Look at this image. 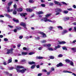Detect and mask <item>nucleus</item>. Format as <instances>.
I'll list each match as a JSON object with an SVG mask.
<instances>
[{
    "instance_id": "30",
    "label": "nucleus",
    "mask_w": 76,
    "mask_h": 76,
    "mask_svg": "<svg viewBox=\"0 0 76 76\" xmlns=\"http://www.w3.org/2000/svg\"><path fill=\"white\" fill-rule=\"evenodd\" d=\"M61 3H62L63 4H64L65 5H66V6L67 5V4L64 2H61Z\"/></svg>"
},
{
    "instance_id": "26",
    "label": "nucleus",
    "mask_w": 76,
    "mask_h": 76,
    "mask_svg": "<svg viewBox=\"0 0 76 76\" xmlns=\"http://www.w3.org/2000/svg\"><path fill=\"white\" fill-rule=\"evenodd\" d=\"M16 28L17 30H20L22 28L20 27L17 26L16 27Z\"/></svg>"
},
{
    "instance_id": "41",
    "label": "nucleus",
    "mask_w": 76,
    "mask_h": 76,
    "mask_svg": "<svg viewBox=\"0 0 76 76\" xmlns=\"http://www.w3.org/2000/svg\"><path fill=\"white\" fill-rule=\"evenodd\" d=\"M58 57H62L63 55L61 54L58 55Z\"/></svg>"
},
{
    "instance_id": "40",
    "label": "nucleus",
    "mask_w": 76,
    "mask_h": 76,
    "mask_svg": "<svg viewBox=\"0 0 76 76\" xmlns=\"http://www.w3.org/2000/svg\"><path fill=\"white\" fill-rule=\"evenodd\" d=\"M67 30H65L64 31V32L63 33V34H66L67 32Z\"/></svg>"
},
{
    "instance_id": "37",
    "label": "nucleus",
    "mask_w": 76,
    "mask_h": 76,
    "mask_svg": "<svg viewBox=\"0 0 76 76\" xmlns=\"http://www.w3.org/2000/svg\"><path fill=\"white\" fill-rule=\"evenodd\" d=\"M67 10L69 11H72V10H73V9H72V8H67Z\"/></svg>"
},
{
    "instance_id": "59",
    "label": "nucleus",
    "mask_w": 76,
    "mask_h": 76,
    "mask_svg": "<svg viewBox=\"0 0 76 76\" xmlns=\"http://www.w3.org/2000/svg\"><path fill=\"white\" fill-rule=\"evenodd\" d=\"M2 17V18H4V16L3 15H0V17Z\"/></svg>"
},
{
    "instance_id": "48",
    "label": "nucleus",
    "mask_w": 76,
    "mask_h": 76,
    "mask_svg": "<svg viewBox=\"0 0 76 76\" xmlns=\"http://www.w3.org/2000/svg\"><path fill=\"white\" fill-rule=\"evenodd\" d=\"M53 28V27H49V29L50 30H52V29Z\"/></svg>"
},
{
    "instance_id": "43",
    "label": "nucleus",
    "mask_w": 76,
    "mask_h": 76,
    "mask_svg": "<svg viewBox=\"0 0 76 76\" xmlns=\"http://www.w3.org/2000/svg\"><path fill=\"white\" fill-rule=\"evenodd\" d=\"M38 59H42L43 58V57L41 56H39L38 57Z\"/></svg>"
},
{
    "instance_id": "9",
    "label": "nucleus",
    "mask_w": 76,
    "mask_h": 76,
    "mask_svg": "<svg viewBox=\"0 0 76 76\" xmlns=\"http://www.w3.org/2000/svg\"><path fill=\"white\" fill-rule=\"evenodd\" d=\"M40 34L43 35V38H45V37H46V35H45V34L44 33H42V32H40Z\"/></svg>"
},
{
    "instance_id": "21",
    "label": "nucleus",
    "mask_w": 76,
    "mask_h": 76,
    "mask_svg": "<svg viewBox=\"0 0 76 76\" xmlns=\"http://www.w3.org/2000/svg\"><path fill=\"white\" fill-rule=\"evenodd\" d=\"M35 66H36V65L34 64V65H32L31 68V69H34V68H35Z\"/></svg>"
},
{
    "instance_id": "34",
    "label": "nucleus",
    "mask_w": 76,
    "mask_h": 76,
    "mask_svg": "<svg viewBox=\"0 0 76 76\" xmlns=\"http://www.w3.org/2000/svg\"><path fill=\"white\" fill-rule=\"evenodd\" d=\"M65 61L66 62H67V63H70V60H69V59H66L65 60Z\"/></svg>"
},
{
    "instance_id": "25",
    "label": "nucleus",
    "mask_w": 76,
    "mask_h": 76,
    "mask_svg": "<svg viewBox=\"0 0 76 76\" xmlns=\"http://www.w3.org/2000/svg\"><path fill=\"white\" fill-rule=\"evenodd\" d=\"M51 15V14H49L46 15H45V16L46 18H48V17H49V16H50Z\"/></svg>"
},
{
    "instance_id": "14",
    "label": "nucleus",
    "mask_w": 76,
    "mask_h": 76,
    "mask_svg": "<svg viewBox=\"0 0 76 76\" xmlns=\"http://www.w3.org/2000/svg\"><path fill=\"white\" fill-rule=\"evenodd\" d=\"M63 13H65V14H67L69 12V11L67 10H64L62 11Z\"/></svg>"
},
{
    "instance_id": "20",
    "label": "nucleus",
    "mask_w": 76,
    "mask_h": 76,
    "mask_svg": "<svg viewBox=\"0 0 76 76\" xmlns=\"http://www.w3.org/2000/svg\"><path fill=\"white\" fill-rule=\"evenodd\" d=\"M28 54L27 52H21V55H26Z\"/></svg>"
},
{
    "instance_id": "35",
    "label": "nucleus",
    "mask_w": 76,
    "mask_h": 76,
    "mask_svg": "<svg viewBox=\"0 0 76 76\" xmlns=\"http://www.w3.org/2000/svg\"><path fill=\"white\" fill-rule=\"evenodd\" d=\"M62 49L64 50H67V48H66V47H62Z\"/></svg>"
},
{
    "instance_id": "36",
    "label": "nucleus",
    "mask_w": 76,
    "mask_h": 76,
    "mask_svg": "<svg viewBox=\"0 0 76 76\" xmlns=\"http://www.w3.org/2000/svg\"><path fill=\"white\" fill-rule=\"evenodd\" d=\"M49 6H53V5L54 4L53 3H49Z\"/></svg>"
},
{
    "instance_id": "27",
    "label": "nucleus",
    "mask_w": 76,
    "mask_h": 76,
    "mask_svg": "<svg viewBox=\"0 0 76 76\" xmlns=\"http://www.w3.org/2000/svg\"><path fill=\"white\" fill-rule=\"evenodd\" d=\"M18 12H22V9L20 8L18 10Z\"/></svg>"
},
{
    "instance_id": "4",
    "label": "nucleus",
    "mask_w": 76,
    "mask_h": 76,
    "mask_svg": "<svg viewBox=\"0 0 76 76\" xmlns=\"http://www.w3.org/2000/svg\"><path fill=\"white\" fill-rule=\"evenodd\" d=\"M20 25L23 26L24 28L26 29V24L24 23H21Z\"/></svg>"
},
{
    "instance_id": "18",
    "label": "nucleus",
    "mask_w": 76,
    "mask_h": 76,
    "mask_svg": "<svg viewBox=\"0 0 76 76\" xmlns=\"http://www.w3.org/2000/svg\"><path fill=\"white\" fill-rule=\"evenodd\" d=\"M66 42L64 41L60 42L59 43V44H66Z\"/></svg>"
},
{
    "instance_id": "32",
    "label": "nucleus",
    "mask_w": 76,
    "mask_h": 76,
    "mask_svg": "<svg viewBox=\"0 0 76 76\" xmlns=\"http://www.w3.org/2000/svg\"><path fill=\"white\" fill-rule=\"evenodd\" d=\"M63 72H64V73H72L71 72H68V71L66 70H64L63 71Z\"/></svg>"
},
{
    "instance_id": "38",
    "label": "nucleus",
    "mask_w": 76,
    "mask_h": 76,
    "mask_svg": "<svg viewBox=\"0 0 76 76\" xmlns=\"http://www.w3.org/2000/svg\"><path fill=\"white\" fill-rule=\"evenodd\" d=\"M13 14H14V15H16V13H17V12H16V11L14 10L13 12Z\"/></svg>"
},
{
    "instance_id": "19",
    "label": "nucleus",
    "mask_w": 76,
    "mask_h": 76,
    "mask_svg": "<svg viewBox=\"0 0 76 76\" xmlns=\"http://www.w3.org/2000/svg\"><path fill=\"white\" fill-rule=\"evenodd\" d=\"M12 58H10V59L8 60V63H12Z\"/></svg>"
},
{
    "instance_id": "56",
    "label": "nucleus",
    "mask_w": 76,
    "mask_h": 76,
    "mask_svg": "<svg viewBox=\"0 0 76 76\" xmlns=\"http://www.w3.org/2000/svg\"><path fill=\"white\" fill-rule=\"evenodd\" d=\"M17 29H14V32H17Z\"/></svg>"
},
{
    "instance_id": "15",
    "label": "nucleus",
    "mask_w": 76,
    "mask_h": 76,
    "mask_svg": "<svg viewBox=\"0 0 76 76\" xmlns=\"http://www.w3.org/2000/svg\"><path fill=\"white\" fill-rule=\"evenodd\" d=\"M37 13L38 14V15H41V14H44V12L42 11H39V12H37Z\"/></svg>"
},
{
    "instance_id": "2",
    "label": "nucleus",
    "mask_w": 76,
    "mask_h": 76,
    "mask_svg": "<svg viewBox=\"0 0 76 76\" xmlns=\"http://www.w3.org/2000/svg\"><path fill=\"white\" fill-rule=\"evenodd\" d=\"M16 70H17V72H18V73L20 72L21 73H25V71L26 70V69H24L21 70L20 69H16Z\"/></svg>"
},
{
    "instance_id": "62",
    "label": "nucleus",
    "mask_w": 76,
    "mask_h": 76,
    "mask_svg": "<svg viewBox=\"0 0 76 76\" xmlns=\"http://www.w3.org/2000/svg\"><path fill=\"white\" fill-rule=\"evenodd\" d=\"M23 49L24 50H26V47H23Z\"/></svg>"
},
{
    "instance_id": "54",
    "label": "nucleus",
    "mask_w": 76,
    "mask_h": 76,
    "mask_svg": "<svg viewBox=\"0 0 76 76\" xmlns=\"http://www.w3.org/2000/svg\"><path fill=\"white\" fill-rule=\"evenodd\" d=\"M20 45H21L20 44H18L17 45L18 47H20Z\"/></svg>"
},
{
    "instance_id": "57",
    "label": "nucleus",
    "mask_w": 76,
    "mask_h": 76,
    "mask_svg": "<svg viewBox=\"0 0 76 76\" xmlns=\"http://www.w3.org/2000/svg\"><path fill=\"white\" fill-rule=\"evenodd\" d=\"M47 44H45L43 45L44 47H47Z\"/></svg>"
},
{
    "instance_id": "6",
    "label": "nucleus",
    "mask_w": 76,
    "mask_h": 76,
    "mask_svg": "<svg viewBox=\"0 0 76 76\" xmlns=\"http://www.w3.org/2000/svg\"><path fill=\"white\" fill-rule=\"evenodd\" d=\"M7 9V12H13V9L10 10V7H8Z\"/></svg>"
},
{
    "instance_id": "23",
    "label": "nucleus",
    "mask_w": 76,
    "mask_h": 76,
    "mask_svg": "<svg viewBox=\"0 0 76 76\" xmlns=\"http://www.w3.org/2000/svg\"><path fill=\"white\" fill-rule=\"evenodd\" d=\"M57 28H58V29H60L61 30L63 29V27L61 26H58Z\"/></svg>"
},
{
    "instance_id": "12",
    "label": "nucleus",
    "mask_w": 76,
    "mask_h": 76,
    "mask_svg": "<svg viewBox=\"0 0 76 76\" xmlns=\"http://www.w3.org/2000/svg\"><path fill=\"white\" fill-rule=\"evenodd\" d=\"M69 19V17H65L64 18V21H66V20H68Z\"/></svg>"
},
{
    "instance_id": "7",
    "label": "nucleus",
    "mask_w": 76,
    "mask_h": 76,
    "mask_svg": "<svg viewBox=\"0 0 76 76\" xmlns=\"http://www.w3.org/2000/svg\"><path fill=\"white\" fill-rule=\"evenodd\" d=\"M16 67L17 68V69H23L24 68L23 66L20 65H17Z\"/></svg>"
},
{
    "instance_id": "53",
    "label": "nucleus",
    "mask_w": 76,
    "mask_h": 76,
    "mask_svg": "<svg viewBox=\"0 0 76 76\" xmlns=\"http://www.w3.org/2000/svg\"><path fill=\"white\" fill-rule=\"evenodd\" d=\"M57 47L58 48H60V47H61V46H60V45H58L57 46Z\"/></svg>"
},
{
    "instance_id": "58",
    "label": "nucleus",
    "mask_w": 76,
    "mask_h": 76,
    "mask_svg": "<svg viewBox=\"0 0 76 76\" xmlns=\"http://www.w3.org/2000/svg\"><path fill=\"white\" fill-rule=\"evenodd\" d=\"M42 71L43 72H47V70H46L45 69H43Z\"/></svg>"
},
{
    "instance_id": "31",
    "label": "nucleus",
    "mask_w": 76,
    "mask_h": 76,
    "mask_svg": "<svg viewBox=\"0 0 76 76\" xmlns=\"http://www.w3.org/2000/svg\"><path fill=\"white\" fill-rule=\"evenodd\" d=\"M48 50H49L50 51H53L54 50H53V48H48Z\"/></svg>"
},
{
    "instance_id": "22",
    "label": "nucleus",
    "mask_w": 76,
    "mask_h": 76,
    "mask_svg": "<svg viewBox=\"0 0 76 76\" xmlns=\"http://www.w3.org/2000/svg\"><path fill=\"white\" fill-rule=\"evenodd\" d=\"M69 63H70V65H71V66H74V65H73V62L72 61H70Z\"/></svg>"
},
{
    "instance_id": "8",
    "label": "nucleus",
    "mask_w": 76,
    "mask_h": 76,
    "mask_svg": "<svg viewBox=\"0 0 76 76\" xmlns=\"http://www.w3.org/2000/svg\"><path fill=\"white\" fill-rule=\"evenodd\" d=\"M10 53H12V51H11L10 50L7 49V54H10Z\"/></svg>"
},
{
    "instance_id": "17",
    "label": "nucleus",
    "mask_w": 76,
    "mask_h": 76,
    "mask_svg": "<svg viewBox=\"0 0 76 76\" xmlns=\"http://www.w3.org/2000/svg\"><path fill=\"white\" fill-rule=\"evenodd\" d=\"M13 3V2L12 1H11L10 2L8 3V5L10 6H11L12 5V4Z\"/></svg>"
},
{
    "instance_id": "55",
    "label": "nucleus",
    "mask_w": 76,
    "mask_h": 76,
    "mask_svg": "<svg viewBox=\"0 0 76 76\" xmlns=\"http://www.w3.org/2000/svg\"><path fill=\"white\" fill-rule=\"evenodd\" d=\"M23 38V36H21L19 37V39H22Z\"/></svg>"
},
{
    "instance_id": "61",
    "label": "nucleus",
    "mask_w": 76,
    "mask_h": 76,
    "mask_svg": "<svg viewBox=\"0 0 76 76\" xmlns=\"http://www.w3.org/2000/svg\"><path fill=\"white\" fill-rule=\"evenodd\" d=\"M36 67H37L38 69L39 68V67H40L39 65H37V66H36Z\"/></svg>"
},
{
    "instance_id": "44",
    "label": "nucleus",
    "mask_w": 76,
    "mask_h": 76,
    "mask_svg": "<svg viewBox=\"0 0 76 76\" xmlns=\"http://www.w3.org/2000/svg\"><path fill=\"white\" fill-rule=\"evenodd\" d=\"M72 50H73V51H76V48H72Z\"/></svg>"
},
{
    "instance_id": "64",
    "label": "nucleus",
    "mask_w": 76,
    "mask_h": 76,
    "mask_svg": "<svg viewBox=\"0 0 76 76\" xmlns=\"http://www.w3.org/2000/svg\"><path fill=\"white\" fill-rule=\"evenodd\" d=\"M74 29L75 31H76V27H74Z\"/></svg>"
},
{
    "instance_id": "46",
    "label": "nucleus",
    "mask_w": 76,
    "mask_h": 76,
    "mask_svg": "<svg viewBox=\"0 0 76 76\" xmlns=\"http://www.w3.org/2000/svg\"><path fill=\"white\" fill-rule=\"evenodd\" d=\"M47 47H51V44H47Z\"/></svg>"
},
{
    "instance_id": "24",
    "label": "nucleus",
    "mask_w": 76,
    "mask_h": 76,
    "mask_svg": "<svg viewBox=\"0 0 76 76\" xmlns=\"http://www.w3.org/2000/svg\"><path fill=\"white\" fill-rule=\"evenodd\" d=\"M4 15L6 16V17H8V18H10V16L9 15V14H5Z\"/></svg>"
},
{
    "instance_id": "29",
    "label": "nucleus",
    "mask_w": 76,
    "mask_h": 76,
    "mask_svg": "<svg viewBox=\"0 0 76 76\" xmlns=\"http://www.w3.org/2000/svg\"><path fill=\"white\" fill-rule=\"evenodd\" d=\"M13 20L14 22H17V23L19 22V20H15V19H13Z\"/></svg>"
},
{
    "instance_id": "3",
    "label": "nucleus",
    "mask_w": 76,
    "mask_h": 76,
    "mask_svg": "<svg viewBox=\"0 0 76 76\" xmlns=\"http://www.w3.org/2000/svg\"><path fill=\"white\" fill-rule=\"evenodd\" d=\"M56 12H58L56 14V15H58L60 14V12L62 11V10L61 9L59 8H57L56 9Z\"/></svg>"
},
{
    "instance_id": "63",
    "label": "nucleus",
    "mask_w": 76,
    "mask_h": 76,
    "mask_svg": "<svg viewBox=\"0 0 76 76\" xmlns=\"http://www.w3.org/2000/svg\"><path fill=\"white\" fill-rule=\"evenodd\" d=\"M76 42V40H74L73 42V43H75V42Z\"/></svg>"
},
{
    "instance_id": "49",
    "label": "nucleus",
    "mask_w": 76,
    "mask_h": 76,
    "mask_svg": "<svg viewBox=\"0 0 76 76\" xmlns=\"http://www.w3.org/2000/svg\"><path fill=\"white\" fill-rule=\"evenodd\" d=\"M42 73H39L37 74V76H41L42 75Z\"/></svg>"
},
{
    "instance_id": "45",
    "label": "nucleus",
    "mask_w": 76,
    "mask_h": 76,
    "mask_svg": "<svg viewBox=\"0 0 76 76\" xmlns=\"http://www.w3.org/2000/svg\"><path fill=\"white\" fill-rule=\"evenodd\" d=\"M8 26L9 27V28H13V26H11L10 25H8Z\"/></svg>"
},
{
    "instance_id": "28",
    "label": "nucleus",
    "mask_w": 76,
    "mask_h": 76,
    "mask_svg": "<svg viewBox=\"0 0 76 76\" xmlns=\"http://www.w3.org/2000/svg\"><path fill=\"white\" fill-rule=\"evenodd\" d=\"M29 2L31 3H34V1L33 0H29Z\"/></svg>"
},
{
    "instance_id": "60",
    "label": "nucleus",
    "mask_w": 76,
    "mask_h": 76,
    "mask_svg": "<svg viewBox=\"0 0 76 76\" xmlns=\"http://www.w3.org/2000/svg\"><path fill=\"white\" fill-rule=\"evenodd\" d=\"M13 6H14V8H16V5L15 4L14 5H13Z\"/></svg>"
},
{
    "instance_id": "11",
    "label": "nucleus",
    "mask_w": 76,
    "mask_h": 76,
    "mask_svg": "<svg viewBox=\"0 0 76 76\" xmlns=\"http://www.w3.org/2000/svg\"><path fill=\"white\" fill-rule=\"evenodd\" d=\"M56 66L58 67L60 66H63V64L61 63H60L59 64H57V65H56Z\"/></svg>"
},
{
    "instance_id": "39",
    "label": "nucleus",
    "mask_w": 76,
    "mask_h": 76,
    "mask_svg": "<svg viewBox=\"0 0 76 76\" xmlns=\"http://www.w3.org/2000/svg\"><path fill=\"white\" fill-rule=\"evenodd\" d=\"M41 6L42 7H44L45 6V5L44 4H41Z\"/></svg>"
},
{
    "instance_id": "5",
    "label": "nucleus",
    "mask_w": 76,
    "mask_h": 76,
    "mask_svg": "<svg viewBox=\"0 0 76 76\" xmlns=\"http://www.w3.org/2000/svg\"><path fill=\"white\" fill-rule=\"evenodd\" d=\"M54 3H55V4H57V5H59V6H61V4L60 3V2L57 1H54Z\"/></svg>"
},
{
    "instance_id": "47",
    "label": "nucleus",
    "mask_w": 76,
    "mask_h": 76,
    "mask_svg": "<svg viewBox=\"0 0 76 76\" xmlns=\"http://www.w3.org/2000/svg\"><path fill=\"white\" fill-rule=\"evenodd\" d=\"M7 63V62L4 61V62L3 64L5 65H7V63Z\"/></svg>"
},
{
    "instance_id": "33",
    "label": "nucleus",
    "mask_w": 76,
    "mask_h": 76,
    "mask_svg": "<svg viewBox=\"0 0 76 76\" xmlns=\"http://www.w3.org/2000/svg\"><path fill=\"white\" fill-rule=\"evenodd\" d=\"M50 59H54V57L53 56H51L49 57Z\"/></svg>"
},
{
    "instance_id": "42",
    "label": "nucleus",
    "mask_w": 76,
    "mask_h": 76,
    "mask_svg": "<svg viewBox=\"0 0 76 76\" xmlns=\"http://www.w3.org/2000/svg\"><path fill=\"white\" fill-rule=\"evenodd\" d=\"M4 41H8V39L6 38H4Z\"/></svg>"
},
{
    "instance_id": "52",
    "label": "nucleus",
    "mask_w": 76,
    "mask_h": 76,
    "mask_svg": "<svg viewBox=\"0 0 76 76\" xmlns=\"http://www.w3.org/2000/svg\"><path fill=\"white\" fill-rule=\"evenodd\" d=\"M73 7L74 9H76V6L75 5H73Z\"/></svg>"
},
{
    "instance_id": "10",
    "label": "nucleus",
    "mask_w": 76,
    "mask_h": 76,
    "mask_svg": "<svg viewBox=\"0 0 76 76\" xmlns=\"http://www.w3.org/2000/svg\"><path fill=\"white\" fill-rule=\"evenodd\" d=\"M20 16H23L24 17H25V16L26 15H27V13H22L20 14Z\"/></svg>"
},
{
    "instance_id": "13",
    "label": "nucleus",
    "mask_w": 76,
    "mask_h": 76,
    "mask_svg": "<svg viewBox=\"0 0 76 76\" xmlns=\"http://www.w3.org/2000/svg\"><path fill=\"white\" fill-rule=\"evenodd\" d=\"M33 10H32V9H31L30 8L27 9V12H32V11H33Z\"/></svg>"
},
{
    "instance_id": "16",
    "label": "nucleus",
    "mask_w": 76,
    "mask_h": 76,
    "mask_svg": "<svg viewBox=\"0 0 76 76\" xmlns=\"http://www.w3.org/2000/svg\"><path fill=\"white\" fill-rule=\"evenodd\" d=\"M35 62L34 61L28 62V64H31V65L35 64Z\"/></svg>"
},
{
    "instance_id": "1",
    "label": "nucleus",
    "mask_w": 76,
    "mask_h": 76,
    "mask_svg": "<svg viewBox=\"0 0 76 76\" xmlns=\"http://www.w3.org/2000/svg\"><path fill=\"white\" fill-rule=\"evenodd\" d=\"M41 21H44L46 22H53V23H55L56 22L55 21H51L50 20L46 18H43L41 19Z\"/></svg>"
},
{
    "instance_id": "51",
    "label": "nucleus",
    "mask_w": 76,
    "mask_h": 76,
    "mask_svg": "<svg viewBox=\"0 0 76 76\" xmlns=\"http://www.w3.org/2000/svg\"><path fill=\"white\" fill-rule=\"evenodd\" d=\"M32 54H34L33 52H31L29 53V55H32Z\"/></svg>"
},
{
    "instance_id": "50",
    "label": "nucleus",
    "mask_w": 76,
    "mask_h": 76,
    "mask_svg": "<svg viewBox=\"0 0 76 76\" xmlns=\"http://www.w3.org/2000/svg\"><path fill=\"white\" fill-rule=\"evenodd\" d=\"M47 41L46 40H43L42 42V43H45V42H46Z\"/></svg>"
}]
</instances>
